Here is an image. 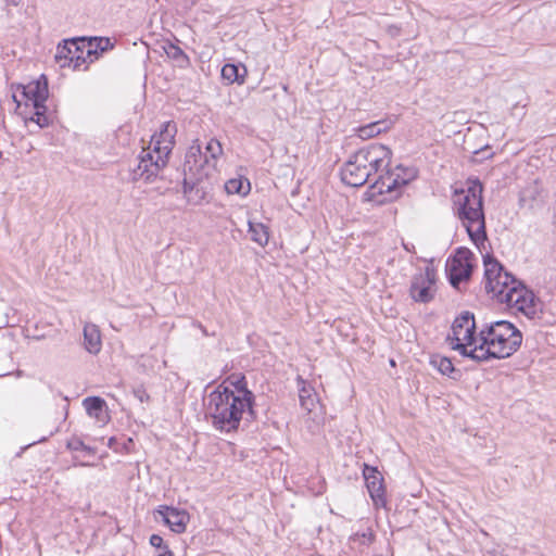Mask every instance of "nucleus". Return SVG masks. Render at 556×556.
I'll return each instance as SVG.
<instances>
[{
    "label": "nucleus",
    "mask_w": 556,
    "mask_h": 556,
    "mask_svg": "<svg viewBox=\"0 0 556 556\" xmlns=\"http://www.w3.org/2000/svg\"><path fill=\"white\" fill-rule=\"evenodd\" d=\"M223 154L222 143L211 138L202 150L199 140L188 148L184 163L182 193L191 205L208 202L215 182V168Z\"/></svg>",
    "instance_id": "obj_1"
},
{
    "label": "nucleus",
    "mask_w": 556,
    "mask_h": 556,
    "mask_svg": "<svg viewBox=\"0 0 556 556\" xmlns=\"http://www.w3.org/2000/svg\"><path fill=\"white\" fill-rule=\"evenodd\" d=\"M484 289L492 299L516 308L529 319L539 316L540 299L492 254L483 255Z\"/></svg>",
    "instance_id": "obj_2"
},
{
    "label": "nucleus",
    "mask_w": 556,
    "mask_h": 556,
    "mask_svg": "<svg viewBox=\"0 0 556 556\" xmlns=\"http://www.w3.org/2000/svg\"><path fill=\"white\" fill-rule=\"evenodd\" d=\"M205 407L212 426L220 432H235L242 420L251 424L258 419L256 404L247 405L225 383H220L208 394Z\"/></svg>",
    "instance_id": "obj_3"
},
{
    "label": "nucleus",
    "mask_w": 556,
    "mask_h": 556,
    "mask_svg": "<svg viewBox=\"0 0 556 556\" xmlns=\"http://www.w3.org/2000/svg\"><path fill=\"white\" fill-rule=\"evenodd\" d=\"M522 332L511 323L500 319L485 324L479 331L476 364L504 359L514 355L522 344Z\"/></svg>",
    "instance_id": "obj_4"
},
{
    "label": "nucleus",
    "mask_w": 556,
    "mask_h": 556,
    "mask_svg": "<svg viewBox=\"0 0 556 556\" xmlns=\"http://www.w3.org/2000/svg\"><path fill=\"white\" fill-rule=\"evenodd\" d=\"M482 192L481 181L475 178L467 180L466 188L455 189L452 195L454 214L476 245L488 239Z\"/></svg>",
    "instance_id": "obj_5"
},
{
    "label": "nucleus",
    "mask_w": 556,
    "mask_h": 556,
    "mask_svg": "<svg viewBox=\"0 0 556 556\" xmlns=\"http://www.w3.org/2000/svg\"><path fill=\"white\" fill-rule=\"evenodd\" d=\"M417 175L418 170L413 166L403 164L391 166L368 186L364 193V200L377 205L392 202L401 197V188L416 179Z\"/></svg>",
    "instance_id": "obj_6"
},
{
    "label": "nucleus",
    "mask_w": 556,
    "mask_h": 556,
    "mask_svg": "<svg viewBox=\"0 0 556 556\" xmlns=\"http://www.w3.org/2000/svg\"><path fill=\"white\" fill-rule=\"evenodd\" d=\"M451 333L446 337V342L454 351L459 352L463 357L473 359L477 356L476 345L479 341V332L473 313L469 311L462 312L453 321Z\"/></svg>",
    "instance_id": "obj_7"
},
{
    "label": "nucleus",
    "mask_w": 556,
    "mask_h": 556,
    "mask_svg": "<svg viewBox=\"0 0 556 556\" xmlns=\"http://www.w3.org/2000/svg\"><path fill=\"white\" fill-rule=\"evenodd\" d=\"M475 254L466 247H458L445 262V274L450 285L459 290L462 282L470 280L475 268Z\"/></svg>",
    "instance_id": "obj_8"
},
{
    "label": "nucleus",
    "mask_w": 556,
    "mask_h": 556,
    "mask_svg": "<svg viewBox=\"0 0 556 556\" xmlns=\"http://www.w3.org/2000/svg\"><path fill=\"white\" fill-rule=\"evenodd\" d=\"M111 37H66L61 43L58 45L55 59L62 67L72 66L74 70H79L85 65L88 67L87 58L77 54L78 47L88 48L92 47L89 40H104Z\"/></svg>",
    "instance_id": "obj_9"
},
{
    "label": "nucleus",
    "mask_w": 556,
    "mask_h": 556,
    "mask_svg": "<svg viewBox=\"0 0 556 556\" xmlns=\"http://www.w3.org/2000/svg\"><path fill=\"white\" fill-rule=\"evenodd\" d=\"M167 161L168 159L165 155L155 153L154 149H143L139 155L138 165L131 170V180L138 181L142 179L147 184L154 181L160 170L167 164Z\"/></svg>",
    "instance_id": "obj_10"
},
{
    "label": "nucleus",
    "mask_w": 556,
    "mask_h": 556,
    "mask_svg": "<svg viewBox=\"0 0 556 556\" xmlns=\"http://www.w3.org/2000/svg\"><path fill=\"white\" fill-rule=\"evenodd\" d=\"M371 175L377 177L391 167L392 150L380 143H369L357 150Z\"/></svg>",
    "instance_id": "obj_11"
},
{
    "label": "nucleus",
    "mask_w": 556,
    "mask_h": 556,
    "mask_svg": "<svg viewBox=\"0 0 556 556\" xmlns=\"http://www.w3.org/2000/svg\"><path fill=\"white\" fill-rule=\"evenodd\" d=\"M437 271L433 267L427 266L412 277L409 285V296L417 303H429L435 294Z\"/></svg>",
    "instance_id": "obj_12"
},
{
    "label": "nucleus",
    "mask_w": 556,
    "mask_h": 556,
    "mask_svg": "<svg viewBox=\"0 0 556 556\" xmlns=\"http://www.w3.org/2000/svg\"><path fill=\"white\" fill-rule=\"evenodd\" d=\"M371 176L357 151L352 153L340 168L341 181L350 187H362L369 182Z\"/></svg>",
    "instance_id": "obj_13"
},
{
    "label": "nucleus",
    "mask_w": 556,
    "mask_h": 556,
    "mask_svg": "<svg viewBox=\"0 0 556 556\" xmlns=\"http://www.w3.org/2000/svg\"><path fill=\"white\" fill-rule=\"evenodd\" d=\"M363 477L374 505L376 507H386L388 501L382 473L378 470L377 467L364 464Z\"/></svg>",
    "instance_id": "obj_14"
},
{
    "label": "nucleus",
    "mask_w": 556,
    "mask_h": 556,
    "mask_svg": "<svg viewBox=\"0 0 556 556\" xmlns=\"http://www.w3.org/2000/svg\"><path fill=\"white\" fill-rule=\"evenodd\" d=\"M154 518L162 521L175 533H182L186 531L187 525L190 520V515L187 510L174 506L160 505L154 510Z\"/></svg>",
    "instance_id": "obj_15"
},
{
    "label": "nucleus",
    "mask_w": 556,
    "mask_h": 556,
    "mask_svg": "<svg viewBox=\"0 0 556 556\" xmlns=\"http://www.w3.org/2000/svg\"><path fill=\"white\" fill-rule=\"evenodd\" d=\"M17 90L21 91L22 98L25 100V105L36 106L46 103L49 89L48 78L45 74L36 80L28 83L27 85H18Z\"/></svg>",
    "instance_id": "obj_16"
},
{
    "label": "nucleus",
    "mask_w": 556,
    "mask_h": 556,
    "mask_svg": "<svg viewBox=\"0 0 556 556\" xmlns=\"http://www.w3.org/2000/svg\"><path fill=\"white\" fill-rule=\"evenodd\" d=\"M177 135V126L174 121L164 122L161 125L159 132L151 137V144L154 146V152L165 155L167 159L175 144V137Z\"/></svg>",
    "instance_id": "obj_17"
},
{
    "label": "nucleus",
    "mask_w": 556,
    "mask_h": 556,
    "mask_svg": "<svg viewBox=\"0 0 556 556\" xmlns=\"http://www.w3.org/2000/svg\"><path fill=\"white\" fill-rule=\"evenodd\" d=\"M230 387V391L245 404H256L254 393L248 388V380L243 374H232L223 382Z\"/></svg>",
    "instance_id": "obj_18"
},
{
    "label": "nucleus",
    "mask_w": 556,
    "mask_h": 556,
    "mask_svg": "<svg viewBox=\"0 0 556 556\" xmlns=\"http://www.w3.org/2000/svg\"><path fill=\"white\" fill-rule=\"evenodd\" d=\"M83 406L89 417L96 419L101 426L106 425L111 417L109 414L108 405L104 399L101 396H88L84 399Z\"/></svg>",
    "instance_id": "obj_19"
},
{
    "label": "nucleus",
    "mask_w": 556,
    "mask_h": 556,
    "mask_svg": "<svg viewBox=\"0 0 556 556\" xmlns=\"http://www.w3.org/2000/svg\"><path fill=\"white\" fill-rule=\"evenodd\" d=\"M429 364L441 375L446 376L454 381H459L463 377V371L453 364L450 357L441 354H433L430 356Z\"/></svg>",
    "instance_id": "obj_20"
},
{
    "label": "nucleus",
    "mask_w": 556,
    "mask_h": 556,
    "mask_svg": "<svg viewBox=\"0 0 556 556\" xmlns=\"http://www.w3.org/2000/svg\"><path fill=\"white\" fill-rule=\"evenodd\" d=\"M92 47L83 48L78 47L77 54L85 55L87 58V65L94 62L104 51L109 49H113L116 37H111V39L104 40H89Z\"/></svg>",
    "instance_id": "obj_21"
},
{
    "label": "nucleus",
    "mask_w": 556,
    "mask_h": 556,
    "mask_svg": "<svg viewBox=\"0 0 556 556\" xmlns=\"http://www.w3.org/2000/svg\"><path fill=\"white\" fill-rule=\"evenodd\" d=\"M248 70L242 63H226L220 70V77L226 85H242L245 81Z\"/></svg>",
    "instance_id": "obj_22"
},
{
    "label": "nucleus",
    "mask_w": 556,
    "mask_h": 556,
    "mask_svg": "<svg viewBox=\"0 0 556 556\" xmlns=\"http://www.w3.org/2000/svg\"><path fill=\"white\" fill-rule=\"evenodd\" d=\"M392 125L393 122L391 119H380L368 123L366 125L358 126L357 128H355V134L357 135L358 138L367 140L382 132L388 131L392 127Z\"/></svg>",
    "instance_id": "obj_23"
},
{
    "label": "nucleus",
    "mask_w": 556,
    "mask_h": 556,
    "mask_svg": "<svg viewBox=\"0 0 556 556\" xmlns=\"http://www.w3.org/2000/svg\"><path fill=\"white\" fill-rule=\"evenodd\" d=\"M84 345L90 354H98L102 346L101 333L98 326L86 324L84 327Z\"/></svg>",
    "instance_id": "obj_24"
},
{
    "label": "nucleus",
    "mask_w": 556,
    "mask_h": 556,
    "mask_svg": "<svg viewBox=\"0 0 556 556\" xmlns=\"http://www.w3.org/2000/svg\"><path fill=\"white\" fill-rule=\"evenodd\" d=\"M161 48L164 50L166 55L176 63L178 67L186 68L189 66L190 60L178 45L166 39L163 41Z\"/></svg>",
    "instance_id": "obj_25"
},
{
    "label": "nucleus",
    "mask_w": 556,
    "mask_h": 556,
    "mask_svg": "<svg viewBox=\"0 0 556 556\" xmlns=\"http://www.w3.org/2000/svg\"><path fill=\"white\" fill-rule=\"evenodd\" d=\"M248 226L250 239L262 248L266 247L269 240V227L263 223H256L253 220H249Z\"/></svg>",
    "instance_id": "obj_26"
},
{
    "label": "nucleus",
    "mask_w": 556,
    "mask_h": 556,
    "mask_svg": "<svg viewBox=\"0 0 556 556\" xmlns=\"http://www.w3.org/2000/svg\"><path fill=\"white\" fill-rule=\"evenodd\" d=\"M225 190L228 194L245 197L250 193L251 184L245 177L231 178L225 182Z\"/></svg>",
    "instance_id": "obj_27"
},
{
    "label": "nucleus",
    "mask_w": 556,
    "mask_h": 556,
    "mask_svg": "<svg viewBox=\"0 0 556 556\" xmlns=\"http://www.w3.org/2000/svg\"><path fill=\"white\" fill-rule=\"evenodd\" d=\"M24 118L36 123L40 128L48 127L51 123V117L47 113L46 103L40 104V108L39 105L31 106L29 114H24Z\"/></svg>",
    "instance_id": "obj_28"
},
{
    "label": "nucleus",
    "mask_w": 556,
    "mask_h": 556,
    "mask_svg": "<svg viewBox=\"0 0 556 556\" xmlns=\"http://www.w3.org/2000/svg\"><path fill=\"white\" fill-rule=\"evenodd\" d=\"M134 396L139 400L141 403L148 402L150 400V395L143 388V386H139L134 388L132 390Z\"/></svg>",
    "instance_id": "obj_29"
},
{
    "label": "nucleus",
    "mask_w": 556,
    "mask_h": 556,
    "mask_svg": "<svg viewBox=\"0 0 556 556\" xmlns=\"http://www.w3.org/2000/svg\"><path fill=\"white\" fill-rule=\"evenodd\" d=\"M359 540L363 545H370L375 541V534L371 531L363 532L362 534L356 533L355 540Z\"/></svg>",
    "instance_id": "obj_30"
},
{
    "label": "nucleus",
    "mask_w": 556,
    "mask_h": 556,
    "mask_svg": "<svg viewBox=\"0 0 556 556\" xmlns=\"http://www.w3.org/2000/svg\"><path fill=\"white\" fill-rule=\"evenodd\" d=\"M150 544L157 549H165L168 547V545L164 543V540L160 534H152L150 536Z\"/></svg>",
    "instance_id": "obj_31"
},
{
    "label": "nucleus",
    "mask_w": 556,
    "mask_h": 556,
    "mask_svg": "<svg viewBox=\"0 0 556 556\" xmlns=\"http://www.w3.org/2000/svg\"><path fill=\"white\" fill-rule=\"evenodd\" d=\"M135 442L132 438H125L122 442H119V448H122L121 453H130L134 450Z\"/></svg>",
    "instance_id": "obj_32"
},
{
    "label": "nucleus",
    "mask_w": 556,
    "mask_h": 556,
    "mask_svg": "<svg viewBox=\"0 0 556 556\" xmlns=\"http://www.w3.org/2000/svg\"><path fill=\"white\" fill-rule=\"evenodd\" d=\"M491 150V148L489 146H485L479 150H476L473 152V154L476 155H482V160L484 159H491L493 156V152H489Z\"/></svg>",
    "instance_id": "obj_33"
},
{
    "label": "nucleus",
    "mask_w": 556,
    "mask_h": 556,
    "mask_svg": "<svg viewBox=\"0 0 556 556\" xmlns=\"http://www.w3.org/2000/svg\"><path fill=\"white\" fill-rule=\"evenodd\" d=\"M108 446L114 452H122V448H119V441L116 437H111L109 439Z\"/></svg>",
    "instance_id": "obj_34"
},
{
    "label": "nucleus",
    "mask_w": 556,
    "mask_h": 556,
    "mask_svg": "<svg viewBox=\"0 0 556 556\" xmlns=\"http://www.w3.org/2000/svg\"><path fill=\"white\" fill-rule=\"evenodd\" d=\"M47 440H48V437H42V438L38 439L37 441H34V442L27 444L26 446L21 448V451L16 454V456L20 457L29 446H33L37 443H42Z\"/></svg>",
    "instance_id": "obj_35"
},
{
    "label": "nucleus",
    "mask_w": 556,
    "mask_h": 556,
    "mask_svg": "<svg viewBox=\"0 0 556 556\" xmlns=\"http://www.w3.org/2000/svg\"><path fill=\"white\" fill-rule=\"evenodd\" d=\"M305 394H306V389H305V387H303V388L300 390V400H301V404H302V406H306V397H305Z\"/></svg>",
    "instance_id": "obj_36"
},
{
    "label": "nucleus",
    "mask_w": 556,
    "mask_h": 556,
    "mask_svg": "<svg viewBox=\"0 0 556 556\" xmlns=\"http://www.w3.org/2000/svg\"><path fill=\"white\" fill-rule=\"evenodd\" d=\"M156 556H174V553L169 549V547L162 549L160 554Z\"/></svg>",
    "instance_id": "obj_37"
},
{
    "label": "nucleus",
    "mask_w": 556,
    "mask_h": 556,
    "mask_svg": "<svg viewBox=\"0 0 556 556\" xmlns=\"http://www.w3.org/2000/svg\"><path fill=\"white\" fill-rule=\"evenodd\" d=\"M13 100H14V102H16L17 108H20L21 106V102L17 100V97L15 94H13Z\"/></svg>",
    "instance_id": "obj_38"
},
{
    "label": "nucleus",
    "mask_w": 556,
    "mask_h": 556,
    "mask_svg": "<svg viewBox=\"0 0 556 556\" xmlns=\"http://www.w3.org/2000/svg\"><path fill=\"white\" fill-rule=\"evenodd\" d=\"M77 446H83V447H85V446H84L83 441H78V442L76 443V446H74V450H77V448H78Z\"/></svg>",
    "instance_id": "obj_39"
},
{
    "label": "nucleus",
    "mask_w": 556,
    "mask_h": 556,
    "mask_svg": "<svg viewBox=\"0 0 556 556\" xmlns=\"http://www.w3.org/2000/svg\"><path fill=\"white\" fill-rule=\"evenodd\" d=\"M77 446H83V447H85V446H84L83 441H78V442L76 443V446H74V450H77V448H78Z\"/></svg>",
    "instance_id": "obj_40"
},
{
    "label": "nucleus",
    "mask_w": 556,
    "mask_h": 556,
    "mask_svg": "<svg viewBox=\"0 0 556 556\" xmlns=\"http://www.w3.org/2000/svg\"><path fill=\"white\" fill-rule=\"evenodd\" d=\"M77 446H83V447H85V446H84L83 441H78V442L76 443V446H74V450H77V448H78Z\"/></svg>",
    "instance_id": "obj_41"
},
{
    "label": "nucleus",
    "mask_w": 556,
    "mask_h": 556,
    "mask_svg": "<svg viewBox=\"0 0 556 556\" xmlns=\"http://www.w3.org/2000/svg\"><path fill=\"white\" fill-rule=\"evenodd\" d=\"M140 41H141L143 45H146V46H148V45H149L147 41H143V40H142V37H140Z\"/></svg>",
    "instance_id": "obj_42"
},
{
    "label": "nucleus",
    "mask_w": 556,
    "mask_h": 556,
    "mask_svg": "<svg viewBox=\"0 0 556 556\" xmlns=\"http://www.w3.org/2000/svg\"><path fill=\"white\" fill-rule=\"evenodd\" d=\"M390 365L394 366L395 362L393 359H390Z\"/></svg>",
    "instance_id": "obj_43"
},
{
    "label": "nucleus",
    "mask_w": 556,
    "mask_h": 556,
    "mask_svg": "<svg viewBox=\"0 0 556 556\" xmlns=\"http://www.w3.org/2000/svg\"><path fill=\"white\" fill-rule=\"evenodd\" d=\"M2 155H3V154H2V151H0V160L2 159Z\"/></svg>",
    "instance_id": "obj_44"
}]
</instances>
